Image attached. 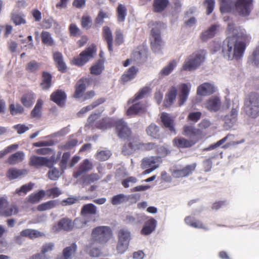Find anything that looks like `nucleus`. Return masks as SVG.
Here are the masks:
<instances>
[{
  "label": "nucleus",
  "mask_w": 259,
  "mask_h": 259,
  "mask_svg": "<svg viewBox=\"0 0 259 259\" xmlns=\"http://www.w3.org/2000/svg\"><path fill=\"white\" fill-rule=\"evenodd\" d=\"M246 49V44L238 41L237 34H233L227 37L224 41L222 53L225 57L228 60H240L243 57Z\"/></svg>",
  "instance_id": "f257e3e1"
},
{
  "label": "nucleus",
  "mask_w": 259,
  "mask_h": 259,
  "mask_svg": "<svg viewBox=\"0 0 259 259\" xmlns=\"http://www.w3.org/2000/svg\"><path fill=\"white\" fill-rule=\"evenodd\" d=\"M112 230L108 226H102L95 228L91 233L90 247L91 248L95 242L100 244L107 243L112 238Z\"/></svg>",
  "instance_id": "f03ea898"
},
{
  "label": "nucleus",
  "mask_w": 259,
  "mask_h": 259,
  "mask_svg": "<svg viewBox=\"0 0 259 259\" xmlns=\"http://www.w3.org/2000/svg\"><path fill=\"white\" fill-rule=\"evenodd\" d=\"M205 54L203 50L193 53L185 60L182 70L191 71L197 69L204 61Z\"/></svg>",
  "instance_id": "7ed1b4c3"
},
{
  "label": "nucleus",
  "mask_w": 259,
  "mask_h": 259,
  "mask_svg": "<svg viewBox=\"0 0 259 259\" xmlns=\"http://www.w3.org/2000/svg\"><path fill=\"white\" fill-rule=\"evenodd\" d=\"M246 113L255 118L259 115V95L255 93L249 94L245 101Z\"/></svg>",
  "instance_id": "20e7f679"
},
{
  "label": "nucleus",
  "mask_w": 259,
  "mask_h": 259,
  "mask_svg": "<svg viewBox=\"0 0 259 259\" xmlns=\"http://www.w3.org/2000/svg\"><path fill=\"white\" fill-rule=\"evenodd\" d=\"M96 52V46H92L82 51L77 57H73L71 64L76 66L81 67L94 58Z\"/></svg>",
  "instance_id": "39448f33"
},
{
  "label": "nucleus",
  "mask_w": 259,
  "mask_h": 259,
  "mask_svg": "<svg viewBox=\"0 0 259 259\" xmlns=\"http://www.w3.org/2000/svg\"><path fill=\"white\" fill-rule=\"evenodd\" d=\"M235 10L240 16L247 17L253 9V0H236Z\"/></svg>",
  "instance_id": "423d86ee"
},
{
  "label": "nucleus",
  "mask_w": 259,
  "mask_h": 259,
  "mask_svg": "<svg viewBox=\"0 0 259 259\" xmlns=\"http://www.w3.org/2000/svg\"><path fill=\"white\" fill-rule=\"evenodd\" d=\"M114 126L117 136L120 139H129L133 137L131 128L123 119L116 120L114 123Z\"/></svg>",
  "instance_id": "0eeeda50"
},
{
  "label": "nucleus",
  "mask_w": 259,
  "mask_h": 259,
  "mask_svg": "<svg viewBox=\"0 0 259 259\" xmlns=\"http://www.w3.org/2000/svg\"><path fill=\"white\" fill-rule=\"evenodd\" d=\"M28 164L30 166L38 169L43 166L51 168L53 163L47 157L32 155L29 159Z\"/></svg>",
  "instance_id": "6e6552de"
},
{
  "label": "nucleus",
  "mask_w": 259,
  "mask_h": 259,
  "mask_svg": "<svg viewBox=\"0 0 259 259\" xmlns=\"http://www.w3.org/2000/svg\"><path fill=\"white\" fill-rule=\"evenodd\" d=\"M151 34L153 38V40L151 42L152 50L155 52L159 51L162 43L160 29L157 28H153L151 31Z\"/></svg>",
  "instance_id": "1a4fd4ad"
},
{
  "label": "nucleus",
  "mask_w": 259,
  "mask_h": 259,
  "mask_svg": "<svg viewBox=\"0 0 259 259\" xmlns=\"http://www.w3.org/2000/svg\"><path fill=\"white\" fill-rule=\"evenodd\" d=\"M196 166V163H193L192 164L187 165L181 169H175L172 172V175L175 178L188 177L192 174L195 170Z\"/></svg>",
  "instance_id": "9d476101"
},
{
  "label": "nucleus",
  "mask_w": 259,
  "mask_h": 259,
  "mask_svg": "<svg viewBox=\"0 0 259 259\" xmlns=\"http://www.w3.org/2000/svg\"><path fill=\"white\" fill-rule=\"evenodd\" d=\"M102 38L107 45V48L110 53L113 51V37L110 28L105 26L102 28Z\"/></svg>",
  "instance_id": "9b49d317"
},
{
  "label": "nucleus",
  "mask_w": 259,
  "mask_h": 259,
  "mask_svg": "<svg viewBox=\"0 0 259 259\" xmlns=\"http://www.w3.org/2000/svg\"><path fill=\"white\" fill-rule=\"evenodd\" d=\"M222 102L220 97L214 96L209 98L205 103V107L210 112H217L221 108Z\"/></svg>",
  "instance_id": "f8f14e48"
},
{
  "label": "nucleus",
  "mask_w": 259,
  "mask_h": 259,
  "mask_svg": "<svg viewBox=\"0 0 259 259\" xmlns=\"http://www.w3.org/2000/svg\"><path fill=\"white\" fill-rule=\"evenodd\" d=\"M130 139L122 148V153L124 155H130L135 150H138V138L134 137Z\"/></svg>",
  "instance_id": "ddd939ff"
},
{
  "label": "nucleus",
  "mask_w": 259,
  "mask_h": 259,
  "mask_svg": "<svg viewBox=\"0 0 259 259\" xmlns=\"http://www.w3.org/2000/svg\"><path fill=\"white\" fill-rule=\"evenodd\" d=\"M215 91V87L213 84L204 82L198 87L197 94L200 96H207L213 94Z\"/></svg>",
  "instance_id": "4468645a"
},
{
  "label": "nucleus",
  "mask_w": 259,
  "mask_h": 259,
  "mask_svg": "<svg viewBox=\"0 0 259 259\" xmlns=\"http://www.w3.org/2000/svg\"><path fill=\"white\" fill-rule=\"evenodd\" d=\"M198 141L196 140H188L183 137H176L172 141L173 145L179 149L190 148Z\"/></svg>",
  "instance_id": "2eb2a0df"
},
{
  "label": "nucleus",
  "mask_w": 259,
  "mask_h": 259,
  "mask_svg": "<svg viewBox=\"0 0 259 259\" xmlns=\"http://www.w3.org/2000/svg\"><path fill=\"white\" fill-rule=\"evenodd\" d=\"M87 79L81 78L77 81L75 85V92L73 97L76 99H79L82 97L84 93L87 89Z\"/></svg>",
  "instance_id": "dca6fc26"
},
{
  "label": "nucleus",
  "mask_w": 259,
  "mask_h": 259,
  "mask_svg": "<svg viewBox=\"0 0 259 259\" xmlns=\"http://www.w3.org/2000/svg\"><path fill=\"white\" fill-rule=\"evenodd\" d=\"M67 95L62 90H57L50 96V100L59 106H62L66 100Z\"/></svg>",
  "instance_id": "f3484780"
},
{
  "label": "nucleus",
  "mask_w": 259,
  "mask_h": 259,
  "mask_svg": "<svg viewBox=\"0 0 259 259\" xmlns=\"http://www.w3.org/2000/svg\"><path fill=\"white\" fill-rule=\"evenodd\" d=\"M53 58L58 71L62 73L65 72L67 70V66L64 61L62 54L60 52H55L53 53Z\"/></svg>",
  "instance_id": "a211bd4d"
},
{
  "label": "nucleus",
  "mask_w": 259,
  "mask_h": 259,
  "mask_svg": "<svg viewBox=\"0 0 259 259\" xmlns=\"http://www.w3.org/2000/svg\"><path fill=\"white\" fill-rule=\"evenodd\" d=\"M178 90L176 87H171L169 88L165 94V99L163 102V106L166 107H170L176 100Z\"/></svg>",
  "instance_id": "6ab92c4d"
},
{
  "label": "nucleus",
  "mask_w": 259,
  "mask_h": 259,
  "mask_svg": "<svg viewBox=\"0 0 259 259\" xmlns=\"http://www.w3.org/2000/svg\"><path fill=\"white\" fill-rule=\"evenodd\" d=\"M160 119L164 127L167 128L171 133L176 134L174 120L168 113H162L160 115Z\"/></svg>",
  "instance_id": "aec40b11"
},
{
  "label": "nucleus",
  "mask_w": 259,
  "mask_h": 259,
  "mask_svg": "<svg viewBox=\"0 0 259 259\" xmlns=\"http://www.w3.org/2000/svg\"><path fill=\"white\" fill-rule=\"evenodd\" d=\"M93 167L92 163L88 159H85L80 164L78 169L73 174V177L78 178L82 174L92 170Z\"/></svg>",
  "instance_id": "412c9836"
},
{
  "label": "nucleus",
  "mask_w": 259,
  "mask_h": 259,
  "mask_svg": "<svg viewBox=\"0 0 259 259\" xmlns=\"http://www.w3.org/2000/svg\"><path fill=\"white\" fill-rule=\"evenodd\" d=\"M157 221L154 218H150L145 222L143 228L141 230V234L143 235H149L156 229Z\"/></svg>",
  "instance_id": "4be33fe9"
},
{
  "label": "nucleus",
  "mask_w": 259,
  "mask_h": 259,
  "mask_svg": "<svg viewBox=\"0 0 259 259\" xmlns=\"http://www.w3.org/2000/svg\"><path fill=\"white\" fill-rule=\"evenodd\" d=\"M191 85L186 83H182L180 87V93L179 94V101L178 103L179 106L183 105L184 103L187 101L188 97L190 91Z\"/></svg>",
  "instance_id": "5701e85b"
},
{
  "label": "nucleus",
  "mask_w": 259,
  "mask_h": 259,
  "mask_svg": "<svg viewBox=\"0 0 259 259\" xmlns=\"http://www.w3.org/2000/svg\"><path fill=\"white\" fill-rule=\"evenodd\" d=\"M159 158L157 156H151L144 158L141 161V166L142 169L146 168L155 167L156 169L158 167Z\"/></svg>",
  "instance_id": "b1692460"
},
{
  "label": "nucleus",
  "mask_w": 259,
  "mask_h": 259,
  "mask_svg": "<svg viewBox=\"0 0 259 259\" xmlns=\"http://www.w3.org/2000/svg\"><path fill=\"white\" fill-rule=\"evenodd\" d=\"M25 159V154L23 151H17L9 156L6 162L10 165H16L22 162Z\"/></svg>",
  "instance_id": "393cba45"
},
{
  "label": "nucleus",
  "mask_w": 259,
  "mask_h": 259,
  "mask_svg": "<svg viewBox=\"0 0 259 259\" xmlns=\"http://www.w3.org/2000/svg\"><path fill=\"white\" fill-rule=\"evenodd\" d=\"M28 171L26 169H19L16 168H10L7 172L6 176L9 180H12L26 175Z\"/></svg>",
  "instance_id": "a878e982"
},
{
  "label": "nucleus",
  "mask_w": 259,
  "mask_h": 259,
  "mask_svg": "<svg viewBox=\"0 0 259 259\" xmlns=\"http://www.w3.org/2000/svg\"><path fill=\"white\" fill-rule=\"evenodd\" d=\"M52 84V75L47 71L42 72V79L40 85L43 90H48Z\"/></svg>",
  "instance_id": "bb28decb"
},
{
  "label": "nucleus",
  "mask_w": 259,
  "mask_h": 259,
  "mask_svg": "<svg viewBox=\"0 0 259 259\" xmlns=\"http://www.w3.org/2000/svg\"><path fill=\"white\" fill-rule=\"evenodd\" d=\"M218 26H219L216 24H213L206 30L202 32L200 35L201 39L204 41L213 37L217 33Z\"/></svg>",
  "instance_id": "cd10ccee"
},
{
  "label": "nucleus",
  "mask_w": 259,
  "mask_h": 259,
  "mask_svg": "<svg viewBox=\"0 0 259 259\" xmlns=\"http://www.w3.org/2000/svg\"><path fill=\"white\" fill-rule=\"evenodd\" d=\"M133 105L130 106L126 111V115L131 116L136 115L140 112H142L145 110V105L141 102L133 103Z\"/></svg>",
  "instance_id": "c85d7f7f"
},
{
  "label": "nucleus",
  "mask_w": 259,
  "mask_h": 259,
  "mask_svg": "<svg viewBox=\"0 0 259 259\" xmlns=\"http://www.w3.org/2000/svg\"><path fill=\"white\" fill-rule=\"evenodd\" d=\"M147 134L153 139H159L160 138V128L156 124L151 123L146 129Z\"/></svg>",
  "instance_id": "c756f323"
},
{
  "label": "nucleus",
  "mask_w": 259,
  "mask_h": 259,
  "mask_svg": "<svg viewBox=\"0 0 259 259\" xmlns=\"http://www.w3.org/2000/svg\"><path fill=\"white\" fill-rule=\"evenodd\" d=\"M113 125V123L110 118L104 117L95 123V127L102 130H105L111 128Z\"/></svg>",
  "instance_id": "7c9ffc66"
},
{
  "label": "nucleus",
  "mask_w": 259,
  "mask_h": 259,
  "mask_svg": "<svg viewBox=\"0 0 259 259\" xmlns=\"http://www.w3.org/2000/svg\"><path fill=\"white\" fill-rule=\"evenodd\" d=\"M169 4V0H154L153 11L156 13H161L167 8Z\"/></svg>",
  "instance_id": "2f4dec72"
},
{
  "label": "nucleus",
  "mask_w": 259,
  "mask_h": 259,
  "mask_svg": "<svg viewBox=\"0 0 259 259\" xmlns=\"http://www.w3.org/2000/svg\"><path fill=\"white\" fill-rule=\"evenodd\" d=\"M104 61L99 59L90 67V72L95 75H100L104 69Z\"/></svg>",
  "instance_id": "473e14b6"
},
{
  "label": "nucleus",
  "mask_w": 259,
  "mask_h": 259,
  "mask_svg": "<svg viewBox=\"0 0 259 259\" xmlns=\"http://www.w3.org/2000/svg\"><path fill=\"white\" fill-rule=\"evenodd\" d=\"M21 235L22 236L28 237L30 239L45 236L44 233L40 232L36 230L26 229L21 232Z\"/></svg>",
  "instance_id": "72a5a7b5"
},
{
  "label": "nucleus",
  "mask_w": 259,
  "mask_h": 259,
  "mask_svg": "<svg viewBox=\"0 0 259 259\" xmlns=\"http://www.w3.org/2000/svg\"><path fill=\"white\" fill-rule=\"evenodd\" d=\"M76 244L72 243L71 246L65 248L63 251V255L58 256L57 259H69L71 255L76 251Z\"/></svg>",
  "instance_id": "f704fd0d"
},
{
  "label": "nucleus",
  "mask_w": 259,
  "mask_h": 259,
  "mask_svg": "<svg viewBox=\"0 0 259 259\" xmlns=\"http://www.w3.org/2000/svg\"><path fill=\"white\" fill-rule=\"evenodd\" d=\"M34 101V94L29 92L25 94L21 98V102L24 106L29 108L31 106Z\"/></svg>",
  "instance_id": "c9c22d12"
},
{
  "label": "nucleus",
  "mask_w": 259,
  "mask_h": 259,
  "mask_svg": "<svg viewBox=\"0 0 259 259\" xmlns=\"http://www.w3.org/2000/svg\"><path fill=\"white\" fill-rule=\"evenodd\" d=\"M199 133V130L195 128L192 125H186L183 127V134L190 138H194Z\"/></svg>",
  "instance_id": "e433bc0d"
},
{
  "label": "nucleus",
  "mask_w": 259,
  "mask_h": 259,
  "mask_svg": "<svg viewBox=\"0 0 259 259\" xmlns=\"http://www.w3.org/2000/svg\"><path fill=\"white\" fill-rule=\"evenodd\" d=\"M138 71V69L135 66H132L122 74L121 78L122 81L125 82L133 79L135 77Z\"/></svg>",
  "instance_id": "4c0bfd02"
},
{
  "label": "nucleus",
  "mask_w": 259,
  "mask_h": 259,
  "mask_svg": "<svg viewBox=\"0 0 259 259\" xmlns=\"http://www.w3.org/2000/svg\"><path fill=\"white\" fill-rule=\"evenodd\" d=\"M117 20L119 22H123L125 21L127 15V9L126 7L121 4H119L116 8Z\"/></svg>",
  "instance_id": "58836bf2"
},
{
  "label": "nucleus",
  "mask_w": 259,
  "mask_h": 259,
  "mask_svg": "<svg viewBox=\"0 0 259 259\" xmlns=\"http://www.w3.org/2000/svg\"><path fill=\"white\" fill-rule=\"evenodd\" d=\"M150 89L147 87L142 88L136 94H135L133 98L130 99L128 101V104L134 103L138 100L142 99L149 92Z\"/></svg>",
  "instance_id": "ea45409f"
},
{
  "label": "nucleus",
  "mask_w": 259,
  "mask_h": 259,
  "mask_svg": "<svg viewBox=\"0 0 259 259\" xmlns=\"http://www.w3.org/2000/svg\"><path fill=\"white\" fill-rule=\"evenodd\" d=\"M18 212V208L15 205H11L5 206L4 208L0 212V215L6 217L16 214Z\"/></svg>",
  "instance_id": "a19ab883"
},
{
  "label": "nucleus",
  "mask_w": 259,
  "mask_h": 259,
  "mask_svg": "<svg viewBox=\"0 0 259 259\" xmlns=\"http://www.w3.org/2000/svg\"><path fill=\"white\" fill-rule=\"evenodd\" d=\"M58 226L59 230L67 231H71L73 228L71 220L67 218H63L60 220L58 223Z\"/></svg>",
  "instance_id": "79ce46f5"
},
{
  "label": "nucleus",
  "mask_w": 259,
  "mask_h": 259,
  "mask_svg": "<svg viewBox=\"0 0 259 259\" xmlns=\"http://www.w3.org/2000/svg\"><path fill=\"white\" fill-rule=\"evenodd\" d=\"M41 41L43 44L47 46H53L55 44L51 34L48 31H42L40 34Z\"/></svg>",
  "instance_id": "37998d69"
},
{
  "label": "nucleus",
  "mask_w": 259,
  "mask_h": 259,
  "mask_svg": "<svg viewBox=\"0 0 259 259\" xmlns=\"http://www.w3.org/2000/svg\"><path fill=\"white\" fill-rule=\"evenodd\" d=\"M185 223L189 226L195 228H204L203 224L199 221L196 220L191 216L186 217L185 219Z\"/></svg>",
  "instance_id": "c03bdc74"
},
{
  "label": "nucleus",
  "mask_w": 259,
  "mask_h": 259,
  "mask_svg": "<svg viewBox=\"0 0 259 259\" xmlns=\"http://www.w3.org/2000/svg\"><path fill=\"white\" fill-rule=\"evenodd\" d=\"M45 195L44 190H39L36 193H32L28 197V201L31 203H38Z\"/></svg>",
  "instance_id": "a18cd8bd"
},
{
  "label": "nucleus",
  "mask_w": 259,
  "mask_h": 259,
  "mask_svg": "<svg viewBox=\"0 0 259 259\" xmlns=\"http://www.w3.org/2000/svg\"><path fill=\"white\" fill-rule=\"evenodd\" d=\"M43 104L42 100L38 99L34 108L31 112V116L33 118H39L41 115V108Z\"/></svg>",
  "instance_id": "49530a36"
},
{
  "label": "nucleus",
  "mask_w": 259,
  "mask_h": 259,
  "mask_svg": "<svg viewBox=\"0 0 259 259\" xmlns=\"http://www.w3.org/2000/svg\"><path fill=\"white\" fill-rule=\"evenodd\" d=\"M129 200L127 196L123 194H119L113 196L111 198V203L113 205H117L121 203L126 202Z\"/></svg>",
  "instance_id": "de8ad7c7"
},
{
  "label": "nucleus",
  "mask_w": 259,
  "mask_h": 259,
  "mask_svg": "<svg viewBox=\"0 0 259 259\" xmlns=\"http://www.w3.org/2000/svg\"><path fill=\"white\" fill-rule=\"evenodd\" d=\"M34 184L31 182L22 185L20 188L16 190L15 193L19 196L25 195L33 188Z\"/></svg>",
  "instance_id": "09e8293b"
},
{
  "label": "nucleus",
  "mask_w": 259,
  "mask_h": 259,
  "mask_svg": "<svg viewBox=\"0 0 259 259\" xmlns=\"http://www.w3.org/2000/svg\"><path fill=\"white\" fill-rule=\"evenodd\" d=\"M57 203L56 200H49L38 205L37 206V209L40 211L50 209L55 207L57 205Z\"/></svg>",
  "instance_id": "8fccbe9b"
},
{
  "label": "nucleus",
  "mask_w": 259,
  "mask_h": 259,
  "mask_svg": "<svg viewBox=\"0 0 259 259\" xmlns=\"http://www.w3.org/2000/svg\"><path fill=\"white\" fill-rule=\"evenodd\" d=\"M177 62L176 60H174L169 62L168 64L164 67L160 71V74L163 76H166L169 75L174 69L176 67Z\"/></svg>",
  "instance_id": "3c124183"
},
{
  "label": "nucleus",
  "mask_w": 259,
  "mask_h": 259,
  "mask_svg": "<svg viewBox=\"0 0 259 259\" xmlns=\"http://www.w3.org/2000/svg\"><path fill=\"white\" fill-rule=\"evenodd\" d=\"M96 212L97 209L96 206L92 203L84 205L81 210V213L82 214H95Z\"/></svg>",
  "instance_id": "603ef678"
},
{
  "label": "nucleus",
  "mask_w": 259,
  "mask_h": 259,
  "mask_svg": "<svg viewBox=\"0 0 259 259\" xmlns=\"http://www.w3.org/2000/svg\"><path fill=\"white\" fill-rule=\"evenodd\" d=\"M93 25L91 17L88 15H83L81 19V26L87 30L90 29Z\"/></svg>",
  "instance_id": "864d4df0"
},
{
  "label": "nucleus",
  "mask_w": 259,
  "mask_h": 259,
  "mask_svg": "<svg viewBox=\"0 0 259 259\" xmlns=\"http://www.w3.org/2000/svg\"><path fill=\"white\" fill-rule=\"evenodd\" d=\"M40 68V63L35 60L28 62L25 67L26 70L29 73H35Z\"/></svg>",
  "instance_id": "5fc2aeb1"
},
{
  "label": "nucleus",
  "mask_w": 259,
  "mask_h": 259,
  "mask_svg": "<svg viewBox=\"0 0 259 259\" xmlns=\"http://www.w3.org/2000/svg\"><path fill=\"white\" fill-rule=\"evenodd\" d=\"M99 179V176L97 174H91L87 175L82 177V182L84 185H88Z\"/></svg>",
  "instance_id": "6e6d98bb"
},
{
  "label": "nucleus",
  "mask_w": 259,
  "mask_h": 259,
  "mask_svg": "<svg viewBox=\"0 0 259 259\" xmlns=\"http://www.w3.org/2000/svg\"><path fill=\"white\" fill-rule=\"evenodd\" d=\"M11 19L16 25L25 24L26 23L24 16L20 14L14 13L12 14Z\"/></svg>",
  "instance_id": "4d7b16f0"
},
{
  "label": "nucleus",
  "mask_w": 259,
  "mask_h": 259,
  "mask_svg": "<svg viewBox=\"0 0 259 259\" xmlns=\"http://www.w3.org/2000/svg\"><path fill=\"white\" fill-rule=\"evenodd\" d=\"M118 240L129 242L130 239V232L126 229H120L118 234Z\"/></svg>",
  "instance_id": "13d9d810"
},
{
  "label": "nucleus",
  "mask_w": 259,
  "mask_h": 259,
  "mask_svg": "<svg viewBox=\"0 0 259 259\" xmlns=\"http://www.w3.org/2000/svg\"><path fill=\"white\" fill-rule=\"evenodd\" d=\"M9 110L11 114L12 115L21 114L24 111L23 107L19 104H17L16 105L14 104H10L9 106Z\"/></svg>",
  "instance_id": "bf43d9fd"
},
{
  "label": "nucleus",
  "mask_w": 259,
  "mask_h": 259,
  "mask_svg": "<svg viewBox=\"0 0 259 259\" xmlns=\"http://www.w3.org/2000/svg\"><path fill=\"white\" fill-rule=\"evenodd\" d=\"M108 18V14L101 10L99 11L97 17L95 19L96 25H101L104 23V19Z\"/></svg>",
  "instance_id": "052dcab7"
},
{
  "label": "nucleus",
  "mask_w": 259,
  "mask_h": 259,
  "mask_svg": "<svg viewBox=\"0 0 259 259\" xmlns=\"http://www.w3.org/2000/svg\"><path fill=\"white\" fill-rule=\"evenodd\" d=\"M138 179L133 176L128 177L126 178L123 179L121 181V184L123 187L125 188L130 187L131 185L135 184L138 182Z\"/></svg>",
  "instance_id": "680f3d73"
},
{
  "label": "nucleus",
  "mask_w": 259,
  "mask_h": 259,
  "mask_svg": "<svg viewBox=\"0 0 259 259\" xmlns=\"http://www.w3.org/2000/svg\"><path fill=\"white\" fill-rule=\"evenodd\" d=\"M156 147V145L154 143L149 142L147 143H141L138 141V150L143 151H150Z\"/></svg>",
  "instance_id": "e2e57ef3"
},
{
  "label": "nucleus",
  "mask_w": 259,
  "mask_h": 259,
  "mask_svg": "<svg viewBox=\"0 0 259 259\" xmlns=\"http://www.w3.org/2000/svg\"><path fill=\"white\" fill-rule=\"evenodd\" d=\"M46 193L48 197L56 198L59 197L62 194V191L58 187H53L51 189H48L46 191Z\"/></svg>",
  "instance_id": "0e129e2a"
},
{
  "label": "nucleus",
  "mask_w": 259,
  "mask_h": 259,
  "mask_svg": "<svg viewBox=\"0 0 259 259\" xmlns=\"http://www.w3.org/2000/svg\"><path fill=\"white\" fill-rule=\"evenodd\" d=\"M69 32L70 36H79L81 34V30L75 24L71 23L69 26Z\"/></svg>",
  "instance_id": "69168bd1"
},
{
  "label": "nucleus",
  "mask_w": 259,
  "mask_h": 259,
  "mask_svg": "<svg viewBox=\"0 0 259 259\" xmlns=\"http://www.w3.org/2000/svg\"><path fill=\"white\" fill-rule=\"evenodd\" d=\"M114 44L116 46H119L124 42V35L120 29H117L115 32Z\"/></svg>",
  "instance_id": "338daca9"
},
{
  "label": "nucleus",
  "mask_w": 259,
  "mask_h": 259,
  "mask_svg": "<svg viewBox=\"0 0 259 259\" xmlns=\"http://www.w3.org/2000/svg\"><path fill=\"white\" fill-rule=\"evenodd\" d=\"M111 153L109 151L102 150L97 153L96 158L97 159L103 161L108 159Z\"/></svg>",
  "instance_id": "774afa93"
}]
</instances>
